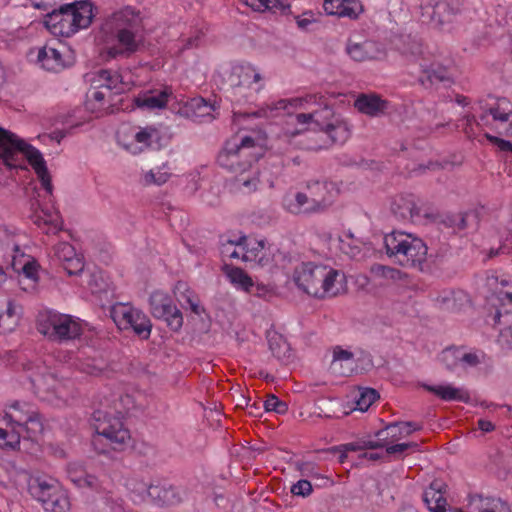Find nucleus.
I'll return each instance as SVG.
<instances>
[{"label":"nucleus","mask_w":512,"mask_h":512,"mask_svg":"<svg viewBox=\"0 0 512 512\" xmlns=\"http://www.w3.org/2000/svg\"><path fill=\"white\" fill-rule=\"evenodd\" d=\"M261 81L262 76L253 65L245 63L233 67L231 83L235 95L241 94V89L244 88L258 93L264 87Z\"/></svg>","instance_id":"obj_21"},{"label":"nucleus","mask_w":512,"mask_h":512,"mask_svg":"<svg viewBox=\"0 0 512 512\" xmlns=\"http://www.w3.org/2000/svg\"><path fill=\"white\" fill-rule=\"evenodd\" d=\"M111 317L120 330H133L135 334L147 339L151 333V322L141 310L128 303H117L112 306Z\"/></svg>","instance_id":"obj_15"},{"label":"nucleus","mask_w":512,"mask_h":512,"mask_svg":"<svg viewBox=\"0 0 512 512\" xmlns=\"http://www.w3.org/2000/svg\"><path fill=\"white\" fill-rule=\"evenodd\" d=\"M416 209V204L411 196L399 197L398 213L402 217L412 216Z\"/></svg>","instance_id":"obj_57"},{"label":"nucleus","mask_w":512,"mask_h":512,"mask_svg":"<svg viewBox=\"0 0 512 512\" xmlns=\"http://www.w3.org/2000/svg\"><path fill=\"white\" fill-rule=\"evenodd\" d=\"M12 246L14 255L12 256V268L18 273L19 282L22 289L32 292L36 289L39 282L40 266L38 262L31 256L21 253L18 247L15 246L11 235L7 228L0 226V244Z\"/></svg>","instance_id":"obj_13"},{"label":"nucleus","mask_w":512,"mask_h":512,"mask_svg":"<svg viewBox=\"0 0 512 512\" xmlns=\"http://www.w3.org/2000/svg\"><path fill=\"white\" fill-rule=\"evenodd\" d=\"M172 177L171 167L167 162L148 170H142L139 183L144 187L163 186Z\"/></svg>","instance_id":"obj_33"},{"label":"nucleus","mask_w":512,"mask_h":512,"mask_svg":"<svg viewBox=\"0 0 512 512\" xmlns=\"http://www.w3.org/2000/svg\"><path fill=\"white\" fill-rule=\"evenodd\" d=\"M484 354L478 351H468L463 348V355L461 356V369L475 367L482 362Z\"/></svg>","instance_id":"obj_52"},{"label":"nucleus","mask_w":512,"mask_h":512,"mask_svg":"<svg viewBox=\"0 0 512 512\" xmlns=\"http://www.w3.org/2000/svg\"><path fill=\"white\" fill-rule=\"evenodd\" d=\"M323 97L318 94H307L302 97H295L290 99H279L270 104H266L260 109L253 112H234L233 124L240 125L243 122H248L255 118H272L279 115V111H287V114L291 116L289 111L290 107L293 108H306L308 105L317 104L321 105Z\"/></svg>","instance_id":"obj_14"},{"label":"nucleus","mask_w":512,"mask_h":512,"mask_svg":"<svg viewBox=\"0 0 512 512\" xmlns=\"http://www.w3.org/2000/svg\"><path fill=\"white\" fill-rule=\"evenodd\" d=\"M240 251V260L251 267H269L273 262L272 251L264 240L241 236Z\"/></svg>","instance_id":"obj_19"},{"label":"nucleus","mask_w":512,"mask_h":512,"mask_svg":"<svg viewBox=\"0 0 512 512\" xmlns=\"http://www.w3.org/2000/svg\"><path fill=\"white\" fill-rule=\"evenodd\" d=\"M291 280L299 291L321 300L344 294L348 288L342 271L310 261L298 264Z\"/></svg>","instance_id":"obj_3"},{"label":"nucleus","mask_w":512,"mask_h":512,"mask_svg":"<svg viewBox=\"0 0 512 512\" xmlns=\"http://www.w3.org/2000/svg\"><path fill=\"white\" fill-rule=\"evenodd\" d=\"M223 272L229 281V283L233 286V288L237 291H241L244 293H252L254 289V281L251 276L244 271L242 268L224 265Z\"/></svg>","instance_id":"obj_34"},{"label":"nucleus","mask_w":512,"mask_h":512,"mask_svg":"<svg viewBox=\"0 0 512 512\" xmlns=\"http://www.w3.org/2000/svg\"><path fill=\"white\" fill-rule=\"evenodd\" d=\"M354 107L362 114L380 117L387 112L389 102L376 93H361L356 97Z\"/></svg>","instance_id":"obj_27"},{"label":"nucleus","mask_w":512,"mask_h":512,"mask_svg":"<svg viewBox=\"0 0 512 512\" xmlns=\"http://www.w3.org/2000/svg\"><path fill=\"white\" fill-rule=\"evenodd\" d=\"M16 324V319L12 309L9 307L5 312L0 314V331L6 332L12 330Z\"/></svg>","instance_id":"obj_60"},{"label":"nucleus","mask_w":512,"mask_h":512,"mask_svg":"<svg viewBox=\"0 0 512 512\" xmlns=\"http://www.w3.org/2000/svg\"><path fill=\"white\" fill-rule=\"evenodd\" d=\"M150 309L153 316L164 320L171 330L178 331L182 327V313L167 293L153 292L150 296Z\"/></svg>","instance_id":"obj_18"},{"label":"nucleus","mask_w":512,"mask_h":512,"mask_svg":"<svg viewBox=\"0 0 512 512\" xmlns=\"http://www.w3.org/2000/svg\"><path fill=\"white\" fill-rule=\"evenodd\" d=\"M480 109L485 111L480 115V121H477L475 116H467V125H477L481 126L482 124H490L488 118L491 116L493 121L499 125H503L505 123H509L510 128H512V104L506 98H498L494 104H491L488 108H485L482 105V101H479Z\"/></svg>","instance_id":"obj_20"},{"label":"nucleus","mask_w":512,"mask_h":512,"mask_svg":"<svg viewBox=\"0 0 512 512\" xmlns=\"http://www.w3.org/2000/svg\"><path fill=\"white\" fill-rule=\"evenodd\" d=\"M173 292L178 301H185L189 305L192 312L198 315L202 312V308L199 305L197 297L194 295L187 283L182 281L177 282L174 286Z\"/></svg>","instance_id":"obj_42"},{"label":"nucleus","mask_w":512,"mask_h":512,"mask_svg":"<svg viewBox=\"0 0 512 512\" xmlns=\"http://www.w3.org/2000/svg\"><path fill=\"white\" fill-rule=\"evenodd\" d=\"M203 35L204 34L201 30H196L193 33V35L183 38L181 40V42L183 43L181 50L192 49V48L198 47L201 43Z\"/></svg>","instance_id":"obj_62"},{"label":"nucleus","mask_w":512,"mask_h":512,"mask_svg":"<svg viewBox=\"0 0 512 512\" xmlns=\"http://www.w3.org/2000/svg\"><path fill=\"white\" fill-rule=\"evenodd\" d=\"M244 4L257 12L270 11L272 13L287 14L290 12V3L287 0H243Z\"/></svg>","instance_id":"obj_37"},{"label":"nucleus","mask_w":512,"mask_h":512,"mask_svg":"<svg viewBox=\"0 0 512 512\" xmlns=\"http://www.w3.org/2000/svg\"><path fill=\"white\" fill-rule=\"evenodd\" d=\"M379 397L376 390L371 388H362L359 390L355 400L354 410L365 412Z\"/></svg>","instance_id":"obj_47"},{"label":"nucleus","mask_w":512,"mask_h":512,"mask_svg":"<svg viewBox=\"0 0 512 512\" xmlns=\"http://www.w3.org/2000/svg\"><path fill=\"white\" fill-rule=\"evenodd\" d=\"M329 200L330 196L317 198L310 193L290 189L283 196L281 206L289 214L308 215L323 212Z\"/></svg>","instance_id":"obj_17"},{"label":"nucleus","mask_w":512,"mask_h":512,"mask_svg":"<svg viewBox=\"0 0 512 512\" xmlns=\"http://www.w3.org/2000/svg\"><path fill=\"white\" fill-rule=\"evenodd\" d=\"M498 342L503 348L512 349V325L501 330Z\"/></svg>","instance_id":"obj_64"},{"label":"nucleus","mask_w":512,"mask_h":512,"mask_svg":"<svg viewBox=\"0 0 512 512\" xmlns=\"http://www.w3.org/2000/svg\"><path fill=\"white\" fill-rule=\"evenodd\" d=\"M489 301L496 308L495 321L499 319L502 311L505 313L512 311V292L499 291L493 294Z\"/></svg>","instance_id":"obj_45"},{"label":"nucleus","mask_w":512,"mask_h":512,"mask_svg":"<svg viewBox=\"0 0 512 512\" xmlns=\"http://www.w3.org/2000/svg\"><path fill=\"white\" fill-rule=\"evenodd\" d=\"M28 492L48 512H67L70 508L66 490L53 477L31 476L28 480Z\"/></svg>","instance_id":"obj_10"},{"label":"nucleus","mask_w":512,"mask_h":512,"mask_svg":"<svg viewBox=\"0 0 512 512\" xmlns=\"http://www.w3.org/2000/svg\"><path fill=\"white\" fill-rule=\"evenodd\" d=\"M345 51L347 55L355 62L375 60L382 53L380 45L372 40L354 42L351 39H348Z\"/></svg>","instance_id":"obj_28"},{"label":"nucleus","mask_w":512,"mask_h":512,"mask_svg":"<svg viewBox=\"0 0 512 512\" xmlns=\"http://www.w3.org/2000/svg\"><path fill=\"white\" fill-rule=\"evenodd\" d=\"M267 138L262 130H252L248 136L233 135L220 151L218 164L234 173L236 188L242 194H251L261 188L260 170L252 165L265 153Z\"/></svg>","instance_id":"obj_1"},{"label":"nucleus","mask_w":512,"mask_h":512,"mask_svg":"<svg viewBox=\"0 0 512 512\" xmlns=\"http://www.w3.org/2000/svg\"><path fill=\"white\" fill-rule=\"evenodd\" d=\"M90 81L96 88H104L114 94H121L129 88L118 72L108 69L91 74Z\"/></svg>","instance_id":"obj_29"},{"label":"nucleus","mask_w":512,"mask_h":512,"mask_svg":"<svg viewBox=\"0 0 512 512\" xmlns=\"http://www.w3.org/2000/svg\"><path fill=\"white\" fill-rule=\"evenodd\" d=\"M172 92L168 88L161 91H148L138 95L135 98V104L138 108L147 110H156L166 107L168 99Z\"/></svg>","instance_id":"obj_35"},{"label":"nucleus","mask_w":512,"mask_h":512,"mask_svg":"<svg viewBox=\"0 0 512 512\" xmlns=\"http://www.w3.org/2000/svg\"><path fill=\"white\" fill-rule=\"evenodd\" d=\"M150 486H154V483L138 478H132L127 482V488L134 502H145L150 500V495L148 494Z\"/></svg>","instance_id":"obj_43"},{"label":"nucleus","mask_w":512,"mask_h":512,"mask_svg":"<svg viewBox=\"0 0 512 512\" xmlns=\"http://www.w3.org/2000/svg\"><path fill=\"white\" fill-rule=\"evenodd\" d=\"M419 81L423 86L428 87L439 82H450L451 75L446 67L440 64H431L423 70V75L419 77Z\"/></svg>","instance_id":"obj_39"},{"label":"nucleus","mask_w":512,"mask_h":512,"mask_svg":"<svg viewBox=\"0 0 512 512\" xmlns=\"http://www.w3.org/2000/svg\"><path fill=\"white\" fill-rule=\"evenodd\" d=\"M142 28L140 12L131 6L123 7L105 18L99 39L106 46L107 58L129 57L137 52Z\"/></svg>","instance_id":"obj_2"},{"label":"nucleus","mask_w":512,"mask_h":512,"mask_svg":"<svg viewBox=\"0 0 512 512\" xmlns=\"http://www.w3.org/2000/svg\"><path fill=\"white\" fill-rule=\"evenodd\" d=\"M88 285L92 293H99L105 290L107 283L104 280L102 272H98L90 275Z\"/></svg>","instance_id":"obj_59"},{"label":"nucleus","mask_w":512,"mask_h":512,"mask_svg":"<svg viewBox=\"0 0 512 512\" xmlns=\"http://www.w3.org/2000/svg\"><path fill=\"white\" fill-rule=\"evenodd\" d=\"M35 392L44 400L56 406L66 404L69 396L70 380L58 376V370L37 360L25 367Z\"/></svg>","instance_id":"obj_6"},{"label":"nucleus","mask_w":512,"mask_h":512,"mask_svg":"<svg viewBox=\"0 0 512 512\" xmlns=\"http://www.w3.org/2000/svg\"><path fill=\"white\" fill-rule=\"evenodd\" d=\"M67 8L70 9L71 21L76 26V32L80 29L87 28L91 24L94 17L93 4L91 1H75L67 4Z\"/></svg>","instance_id":"obj_31"},{"label":"nucleus","mask_w":512,"mask_h":512,"mask_svg":"<svg viewBox=\"0 0 512 512\" xmlns=\"http://www.w3.org/2000/svg\"><path fill=\"white\" fill-rule=\"evenodd\" d=\"M344 0H325L323 3L324 11L329 15L340 17V12L343 7Z\"/></svg>","instance_id":"obj_63"},{"label":"nucleus","mask_w":512,"mask_h":512,"mask_svg":"<svg viewBox=\"0 0 512 512\" xmlns=\"http://www.w3.org/2000/svg\"><path fill=\"white\" fill-rule=\"evenodd\" d=\"M379 448H385L384 453L386 455H394V456H401L407 451H415L418 448L417 443L409 442V443H388L385 445H380Z\"/></svg>","instance_id":"obj_50"},{"label":"nucleus","mask_w":512,"mask_h":512,"mask_svg":"<svg viewBox=\"0 0 512 512\" xmlns=\"http://www.w3.org/2000/svg\"><path fill=\"white\" fill-rule=\"evenodd\" d=\"M95 436L92 443L100 453H107L109 446L113 450H124L130 445V431L124 426L119 416L107 411L97 410L93 414Z\"/></svg>","instance_id":"obj_8"},{"label":"nucleus","mask_w":512,"mask_h":512,"mask_svg":"<svg viewBox=\"0 0 512 512\" xmlns=\"http://www.w3.org/2000/svg\"><path fill=\"white\" fill-rule=\"evenodd\" d=\"M31 220L46 234H56L62 229V219L53 206L32 207Z\"/></svg>","instance_id":"obj_22"},{"label":"nucleus","mask_w":512,"mask_h":512,"mask_svg":"<svg viewBox=\"0 0 512 512\" xmlns=\"http://www.w3.org/2000/svg\"><path fill=\"white\" fill-rule=\"evenodd\" d=\"M241 236L235 239H227L221 243V254L224 258L240 259Z\"/></svg>","instance_id":"obj_48"},{"label":"nucleus","mask_w":512,"mask_h":512,"mask_svg":"<svg viewBox=\"0 0 512 512\" xmlns=\"http://www.w3.org/2000/svg\"><path fill=\"white\" fill-rule=\"evenodd\" d=\"M307 190L312 197L326 198L330 196L329 202L325 205V210L334 202L339 193L337 185L334 182L328 181L308 183Z\"/></svg>","instance_id":"obj_40"},{"label":"nucleus","mask_w":512,"mask_h":512,"mask_svg":"<svg viewBox=\"0 0 512 512\" xmlns=\"http://www.w3.org/2000/svg\"><path fill=\"white\" fill-rule=\"evenodd\" d=\"M24 159L35 171L45 191L52 194L51 176L41 152L9 130H0V162L10 169H22L25 167Z\"/></svg>","instance_id":"obj_4"},{"label":"nucleus","mask_w":512,"mask_h":512,"mask_svg":"<svg viewBox=\"0 0 512 512\" xmlns=\"http://www.w3.org/2000/svg\"><path fill=\"white\" fill-rule=\"evenodd\" d=\"M61 48L44 46L39 49L37 60L45 70L60 72L72 64L70 57L66 56L67 50L63 46Z\"/></svg>","instance_id":"obj_25"},{"label":"nucleus","mask_w":512,"mask_h":512,"mask_svg":"<svg viewBox=\"0 0 512 512\" xmlns=\"http://www.w3.org/2000/svg\"><path fill=\"white\" fill-rule=\"evenodd\" d=\"M269 347L272 354L279 360H286L290 357V345L279 334H272L269 336Z\"/></svg>","instance_id":"obj_46"},{"label":"nucleus","mask_w":512,"mask_h":512,"mask_svg":"<svg viewBox=\"0 0 512 512\" xmlns=\"http://www.w3.org/2000/svg\"><path fill=\"white\" fill-rule=\"evenodd\" d=\"M446 485L440 481H433L423 493V500L431 512H446L445 498Z\"/></svg>","instance_id":"obj_30"},{"label":"nucleus","mask_w":512,"mask_h":512,"mask_svg":"<svg viewBox=\"0 0 512 512\" xmlns=\"http://www.w3.org/2000/svg\"><path fill=\"white\" fill-rule=\"evenodd\" d=\"M35 439L43 431L38 414L26 403H15L8 412L0 414V448L16 450L20 445L21 432Z\"/></svg>","instance_id":"obj_5"},{"label":"nucleus","mask_w":512,"mask_h":512,"mask_svg":"<svg viewBox=\"0 0 512 512\" xmlns=\"http://www.w3.org/2000/svg\"><path fill=\"white\" fill-rule=\"evenodd\" d=\"M291 493L295 496L307 497L312 493V485L308 480H299L292 485Z\"/></svg>","instance_id":"obj_61"},{"label":"nucleus","mask_w":512,"mask_h":512,"mask_svg":"<svg viewBox=\"0 0 512 512\" xmlns=\"http://www.w3.org/2000/svg\"><path fill=\"white\" fill-rule=\"evenodd\" d=\"M426 390L444 401H459L468 403L470 394L464 387H455L450 383L425 385Z\"/></svg>","instance_id":"obj_32"},{"label":"nucleus","mask_w":512,"mask_h":512,"mask_svg":"<svg viewBox=\"0 0 512 512\" xmlns=\"http://www.w3.org/2000/svg\"><path fill=\"white\" fill-rule=\"evenodd\" d=\"M86 323L77 317L54 310L41 311L37 317L38 331L50 340L66 342L80 337Z\"/></svg>","instance_id":"obj_9"},{"label":"nucleus","mask_w":512,"mask_h":512,"mask_svg":"<svg viewBox=\"0 0 512 512\" xmlns=\"http://www.w3.org/2000/svg\"><path fill=\"white\" fill-rule=\"evenodd\" d=\"M249 294L263 299H270L275 295V287L271 284L254 282L253 292Z\"/></svg>","instance_id":"obj_55"},{"label":"nucleus","mask_w":512,"mask_h":512,"mask_svg":"<svg viewBox=\"0 0 512 512\" xmlns=\"http://www.w3.org/2000/svg\"><path fill=\"white\" fill-rule=\"evenodd\" d=\"M375 449L376 448H365L363 450H358V451H349L347 454V458L343 463H345L348 460L350 453H358V459H359L360 464L377 461V460L381 459L385 453L383 451L382 452L374 451Z\"/></svg>","instance_id":"obj_53"},{"label":"nucleus","mask_w":512,"mask_h":512,"mask_svg":"<svg viewBox=\"0 0 512 512\" xmlns=\"http://www.w3.org/2000/svg\"><path fill=\"white\" fill-rule=\"evenodd\" d=\"M343 7L340 12V17H348L350 19H357L363 12V6L359 0H344Z\"/></svg>","instance_id":"obj_51"},{"label":"nucleus","mask_w":512,"mask_h":512,"mask_svg":"<svg viewBox=\"0 0 512 512\" xmlns=\"http://www.w3.org/2000/svg\"><path fill=\"white\" fill-rule=\"evenodd\" d=\"M512 251V231L504 237L501 236V244L497 249H490L488 257L492 258L499 254L510 253Z\"/></svg>","instance_id":"obj_58"},{"label":"nucleus","mask_w":512,"mask_h":512,"mask_svg":"<svg viewBox=\"0 0 512 512\" xmlns=\"http://www.w3.org/2000/svg\"><path fill=\"white\" fill-rule=\"evenodd\" d=\"M411 422L392 423L376 433V439H359L354 442L339 445L335 448L339 452V462L343 463L349 451H358L365 448H379L380 445L398 442L417 430Z\"/></svg>","instance_id":"obj_11"},{"label":"nucleus","mask_w":512,"mask_h":512,"mask_svg":"<svg viewBox=\"0 0 512 512\" xmlns=\"http://www.w3.org/2000/svg\"><path fill=\"white\" fill-rule=\"evenodd\" d=\"M150 501L158 505H170L177 503L179 498L175 489L171 486L160 485L159 483L150 486L148 489Z\"/></svg>","instance_id":"obj_38"},{"label":"nucleus","mask_w":512,"mask_h":512,"mask_svg":"<svg viewBox=\"0 0 512 512\" xmlns=\"http://www.w3.org/2000/svg\"><path fill=\"white\" fill-rule=\"evenodd\" d=\"M469 506L472 512H511L510 506L501 499L481 495L472 496Z\"/></svg>","instance_id":"obj_36"},{"label":"nucleus","mask_w":512,"mask_h":512,"mask_svg":"<svg viewBox=\"0 0 512 512\" xmlns=\"http://www.w3.org/2000/svg\"><path fill=\"white\" fill-rule=\"evenodd\" d=\"M60 14L62 19V27L59 32V36L70 37L76 33V26L71 21L70 9L67 8V4L60 6Z\"/></svg>","instance_id":"obj_49"},{"label":"nucleus","mask_w":512,"mask_h":512,"mask_svg":"<svg viewBox=\"0 0 512 512\" xmlns=\"http://www.w3.org/2000/svg\"><path fill=\"white\" fill-rule=\"evenodd\" d=\"M332 368L341 375H349L354 370L353 354L342 348H337L333 353Z\"/></svg>","instance_id":"obj_41"},{"label":"nucleus","mask_w":512,"mask_h":512,"mask_svg":"<svg viewBox=\"0 0 512 512\" xmlns=\"http://www.w3.org/2000/svg\"><path fill=\"white\" fill-rule=\"evenodd\" d=\"M463 348L450 347L443 350L439 356L440 362L449 370L461 369V356Z\"/></svg>","instance_id":"obj_44"},{"label":"nucleus","mask_w":512,"mask_h":512,"mask_svg":"<svg viewBox=\"0 0 512 512\" xmlns=\"http://www.w3.org/2000/svg\"><path fill=\"white\" fill-rule=\"evenodd\" d=\"M384 246L388 257L403 267L422 269L427 258L428 248L425 242L405 231H392L386 234Z\"/></svg>","instance_id":"obj_7"},{"label":"nucleus","mask_w":512,"mask_h":512,"mask_svg":"<svg viewBox=\"0 0 512 512\" xmlns=\"http://www.w3.org/2000/svg\"><path fill=\"white\" fill-rule=\"evenodd\" d=\"M219 105L214 102L207 101L203 97H195L187 102L185 113L195 123H209L215 119L219 112Z\"/></svg>","instance_id":"obj_24"},{"label":"nucleus","mask_w":512,"mask_h":512,"mask_svg":"<svg viewBox=\"0 0 512 512\" xmlns=\"http://www.w3.org/2000/svg\"><path fill=\"white\" fill-rule=\"evenodd\" d=\"M420 11L422 23L442 28L461 13V4L458 0H421Z\"/></svg>","instance_id":"obj_16"},{"label":"nucleus","mask_w":512,"mask_h":512,"mask_svg":"<svg viewBox=\"0 0 512 512\" xmlns=\"http://www.w3.org/2000/svg\"><path fill=\"white\" fill-rule=\"evenodd\" d=\"M297 130L295 134H300ZM306 132V137L312 141L307 148L318 150L328 148L333 144H342L349 137V130H302Z\"/></svg>","instance_id":"obj_23"},{"label":"nucleus","mask_w":512,"mask_h":512,"mask_svg":"<svg viewBox=\"0 0 512 512\" xmlns=\"http://www.w3.org/2000/svg\"><path fill=\"white\" fill-rule=\"evenodd\" d=\"M55 255L69 275H78L83 271V255L81 253H77L71 244L67 242L59 243L55 247Z\"/></svg>","instance_id":"obj_26"},{"label":"nucleus","mask_w":512,"mask_h":512,"mask_svg":"<svg viewBox=\"0 0 512 512\" xmlns=\"http://www.w3.org/2000/svg\"><path fill=\"white\" fill-rule=\"evenodd\" d=\"M264 408L267 412H276L278 414H284L287 411L286 403L280 401L275 395H270L264 401Z\"/></svg>","instance_id":"obj_56"},{"label":"nucleus","mask_w":512,"mask_h":512,"mask_svg":"<svg viewBox=\"0 0 512 512\" xmlns=\"http://www.w3.org/2000/svg\"><path fill=\"white\" fill-rule=\"evenodd\" d=\"M45 26L48 30L54 34L59 35L61 27H62V19L60 14V8L53 10L51 13L47 14L44 20Z\"/></svg>","instance_id":"obj_54"},{"label":"nucleus","mask_w":512,"mask_h":512,"mask_svg":"<svg viewBox=\"0 0 512 512\" xmlns=\"http://www.w3.org/2000/svg\"><path fill=\"white\" fill-rule=\"evenodd\" d=\"M115 138L122 149L136 155L148 148H163L168 144L170 136L166 130H117Z\"/></svg>","instance_id":"obj_12"}]
</instances>
